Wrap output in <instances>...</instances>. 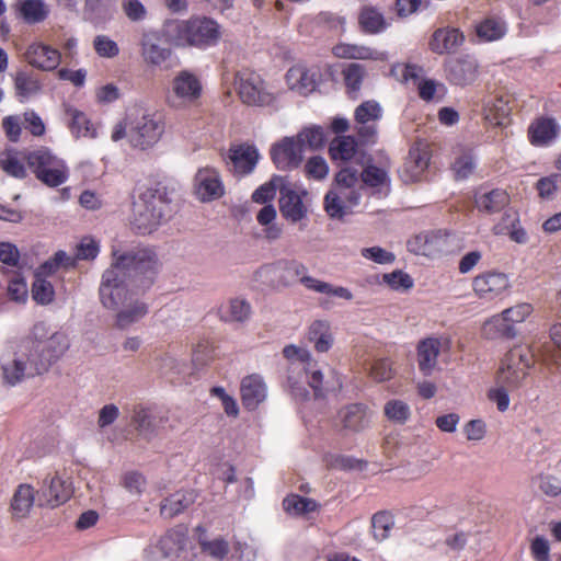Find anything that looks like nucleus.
<instances>
[{
    "instance_id": "f257e3e1",
    "label": "nucleus",
    "mask_w": 561,
    "mask_h": 561,
    "mask_svg": "<svg viewBox=\"0 0 561 561\" xmlns=\"http://www.w3.org/2000/svg\"><path fill=\"white\" fill-rule=\"evenodd\" d=\"M165 116L156 110H144L137 115L127 114L112 131V140L127 138L129 146L136 150H152L165 133Z\"/></svg>"
},
{
    "instance_id": "f03ea898",
    "label": "nucleus",
    "mask_w": 561,
    "mask_h": 561,
    "mask_svg": "<svg viewBox=\"0 0 561 561\" xmlns=\"http://www.w3.org/2000/svg\"><path fill=\"white\" fill-rule=\"evenodd\" d=\"M164 35L176 47L206 50L221 38V25L206 15H192L184 20H171L164 24Z\"/></svg>"
},
{
    "instance_id": "7ed1b4c3",
    "label": "nucleus",
    "mask_w": 561,
    "mask_h": 561,
    "mask_svg": "<svg viewBox=\"0 0 561 561\" xmlns=\"http://www.w3.org/2000/svg\"><path fill=\"white\" fill-rule=\"evenodd\" d=\"M112 266L118 267L119 273L139 290L149 288L159 272L157 253L148 247H137L123 254L113 251Z\"/></svg>"
},
{
    "instance_id": "20e7f679",
    "label": "nucleus",
    "mask_w": 561,
    "mask_h": 561,
    "mask_svg": "<svg viewBox=\"0 0 561 561\" xmlns=\"http://www.w3.org/2000/svg\"><path fill=\"white\" fill-rule=\"evenodd\" d=\"M169 213L165 188H147L134 202L133 228L140 234H149L158 229Z\"/></svg>"
},
{
    "instance_id": "39448f33",
    "label": "nucleus",
    "mask_w": 561,
    "mask_h": 561,
    "mask_svg": "<svg viewBox=\"0 0 561 561\" xmlns=\"http://www.w3.org/2000/svg\"><path fill=\"white\" fill-rule=\"evenodd\" d=\"M53 353H14L12 358L2 364V376L5 383L15 386L25 378L42 375L58 360Z\"/></svg>"
},
{
    "instance_id": "423d86ee",
    "label": "nucleus",
    "mask_w": 561,
    "mask_h": 561,
    "mask_svg": "<svg viewBox=\"0 0 561 561\" xmlns=\"http://www.w3.org/2000/svg\"><path fill=\"white\" fill-rule=\"evenodd\" d=\"M24 159L36 178L47 186H59L68 180L69 171L66 163L47 148L30 151Z\"/></svg>"
},
{
    "instance_id": "0eeeda50",
    "label": "nucleus",
    "mask_w": 561,
    "mask_h": 561,
    "mask_svg": "<svg viewBox=\"0 0 561 561\" xmlns=\"http://www.w3.org/2000/svg\"><path fill=\"white\" fill-rule=\"evenodd\" d=\"M236 84L239 96L244 104L278 108L280 94L270 91L257 73L249 70L240 71L237 75Z\"/></svg>"
},
{
    "instance_id": "6e6552de",
    "label": "nucleus",
    "mask_w": 561,
    "mask_h": 561,
    "mask_svg": "<svg viewBox=\"0 0 561 561\" xmlns=\"http://www.w3.org/2000/svg\"><path fill=\"white\" fill-rule=\"evenodd\" d=\"M134 290L138 289L119 273L118 267L111 265L103 273L99 293L105 308L117 310L125 307Z\"/></svg>"
},
{
    "instance_id": "1a4fd4ad",
    "label": "nucleus",
    "mask_w": 561,
    "mask_h": 561,
    "mask_svg": "<svg viewBox=\"0 0 561 561\" xmlns=\"http://www.w3.org/2000/svg\"><path fill=\"white\" fill-rule=\"evenodd\" d=\"M302 264L296 259H282L261 266L254 273V279L274 289L291 287L298 284Z\"/></svg>"
},
{
    "instance_id": "9d476101",
    "label": "nucleus",
    "mask_w": 561,
    "mask_h": 561,
    "mask_svg": "<svg viewBox=\"0 0 561 561\" xmlns=\"http://www.w3.org/2000/svg\"><path fill=\"white\" fill-rule=\"evenodd\" d=\"M202 93L201 78L191 70L184 69L173 77L167 101L173 108H183L195 104Z\"/></svg>"
},
{
    "instance_id": "9b49d317",
    "label": "nucleus",
    "mask_w": 561,
    "mask_h": 561,
    "mask_svg": "<svg viewBox=\"0 0 561 561\" xmlns=\"http://www.w3.org/2000/svg\"><path fill=\"white\" fill-rule=\"evenodd\" d=\"M291 368L304 369L308 385L314 390L316 397L323 396L330 389L328 377L333 374L327 364H320L310 353H285Z\"/></svg>"
},
{
    "instance_id": "f8f14e48",
    "label": "nucleus",
    "mask_w": 561,
    "mask_h": 561,
    "mask_svg": "<svg viewBox=\"0 0 561 561\" xmlns=\"http://www.w3.org/2000/svg\"><path fill=\"white\" fill-rule=\"evenodd\" d=\"M535 360V353H505L497 371V383L508 388L519 387Z\"/></svg>"
},
{
    "instance_id": "ddd939ff",
    "label": "nucleus",
    "mask_w": 561,
    "mask_h": 561,
    "mask_svg": "<svg viewBox=\"0 0 561 561\" xmlns=\"http://www.w3.org/2000/svg\"><path fill=\"white\" fill-rule=\"evenodd\" d=\"M306 190H295L288 185L279 188L278 207L282 217L291 224H298L308 218L310 205Z\"/></svg>"
},
{
    "instance_id": "4468645a",
    "label": "nucleus",
    "mask_w": 561,
    "mask_h": 561,
    "mask_svg": "<svg viewBox=\"0 0 561 561\" xmlns=\"http://www.w3.org/2000/svg\"><path fill=\"white\" fill-rule=\"evenodd\" d=\"M382 116V108L375 100L360 103L354 112L355 128L364 144H374L377 138L376 123Z\"/></svg>"
},
{
    "instance_id": "2eb2a0df",
    "label": "nucleus",
    "mask_w": 561,
    "mask_h": 561,
    "mask_svg": "<svg viewBox=\"0 0 561 561\" xmlns=\"http://www.w3.org/2000/svg\"><path fill=\"white\" fill-rule=\"evenodd\" d=\"M139 47L144 62L150 67H162L172 55L171 48L163 45L162 37L156 30H145L141 33Z\"/></svg>"
},
{
    "instance_id": "dca6fc26",
    "label": "nucleus",
    "mask_w": 561,
    "mask_h": 561,
    "mask_svg": "<svg viewBox=\"0 0 561 561\" xmlns=\"http://www.w3.org/2000/svg\"><path fill=\"white\" fill-rule=\"evenodd\" d=\"M194 192L204 203L219 199L225 194V185L215 168L205 167L197 170L194 178Z\"/></svg>"
},
{
    "instance_id": "f3484780",
    "label": "nucleus",
    "mask_w": 561,
    "mask_h": 561,
    "mask_svg": "<svg viewBox=\"0 0 561 561\" xmlns=\"http://www.w3.org/2000/svg\"><path fill=\"white\" fill-rule=\"evenodd\" d=\"M320 79L321 76L318 69L308 68L300 64L290 67L285 76L288 89L304 96L317 90Z\"/></svg>"
},
{
    "instance_id": "a211bd4d",
    "label": "nucleus",
    "mask_w": 561,
    "mask_h": 561,
    "mask_svg": "<svg viewBox=\"0 0 561 561\" xmlns=\"http://www.w3.org/2000/svg\"><path fill=\"white\" fill-rule=\"evenodd\" d=\"M162 416L154 414L149 408L141 404L134 405L129 411V425L137 435L146 440H151L163 425Z\"/></svg>"
},
{
    "instance_id": "6ab92c4d",
    "label": "nucleus",
    "mask_w": 561,
    "mask_h": 561,
    "mask_svg": "<svg viewBox=\"0 0 561 561\" xmlns=\"http://www.w3.org/2000/svg\"><path fill=\"white\" fill-rule=\"evenodd\" d=\"M472 286L480 299L491 301L510 288V280L504 273L486 272L474 277Z\"/></svg>"
},
{
    "instance_id": "aec40b11",
    "label": "nucleus",
    "mask_w": 561,
    "mask_h": 561,
    "mask_svg": "<svg viewBox=\"0 0 561 561\" xmlns=\"http://www.w3.org/2000/svg\"><path fill=\"white\" fill-rule=\"evenodd\" d=\"M272 160L279 170L297 168L302 159L304 151L296 137H285L271 148Z\"/></svg>"
},
{
    "instance_id": "412c9836",
    "label": "nucleus",
    "mask_w": 561,
    "mask_h": 561,
    "mask_svg": "<svg viewBox=\"0 0 561 561\" xmlns=\"http://www.w3.org/2000/svg\"><path fill=\"white\" fill-rule=\"evenodd\" d=\"M447 79L456 85L472 83L478 77V61L470 55L448 59L444 64Z\"/></svg>"
},
{
    "instance_id": "4be33fe9",
    "label": "nucleus",
    "mask_w": 561,
    "mask_h": 561,
    "mask_svg": "<svg viewBox=\"0 0 561 561\" xmlns=\"http://www.w3.org/2000/svg\"><path fill=\"white\" fill-rule=\"evenodd\" d=\"M463 32L455 26L438 27L432 34L428 47L437 55L455 54L465 44Z\"/></svg>"
},
{
    "instance_id": "5701e85b",
    "label": "nucleus",
    "mask_w": 561,
    "mask_h": 561,
    "mask_svg": "<svg viewBox=\"0 0 561 561\" xmlns=\"http://www.w3.org/2000/svg\"><path fill=\"white\" fill-rule=\"evenodd\" d=\"M298 284L302 285L307 290L322 294L328 297H336L344 300H352L353 294L343 286H333L330 283L312 277L306 264H302L298 276Z\"/></svg>"
},
{
    "instance_id": "b1692460",
    "label": "nucleus",
    "mask_w": 561,
    "mask_h": 561,
    "mask_svg": "<svg viewBox=\"0 0 561 561\" xmlns=\"http://www.w3.org/2000/svg\"><path fill=\"white\" fill-rule=\"evenodd\" d=\"M26 60L33 67L44 71L55 70L61 59L60 51L43 43H33L25 53Z\"/></svg>"
},
{
    "instance_id": "393cba45",
    "label": "nucleus",
    "mask_w": 561,
    "mask_h": 561,
    "mask_svg": "<svg viewBox=\"0 0 561 561\" xmlns=\"http://www.w3.org/2000/svg\"><path fill=\"white\" fill-rule=\"evenodd\" d=\"M217 316L225 323L242 325L250 321L252 306L244 298H231L218 307Z\"/></svg>"
},
{
    "instance_id": "a878e982",
    "label": "nucleus",
    "mask_w": 561,
    "mask_h": 561,
    "mask_svg": "<svg viewBox=\"0 0 561 561\" xmlns=\"http://www.w3.org/2000/svg\"><path fill=\"white\" fill-rule=\"evenodd\" d=\"M430 152L427 147L422 144H415L411 147L409 156L405 160L402 179L405 182H415L421 179L423 172L430 164Z\"/></svg>"
},
{
    "instance_id": "bb28decb",
    "label": "nucleus",
    "mask_w": 561,
    "mask_h": 561,
    "mask_svg": "<svg viewBox=\"0 0 561 561\" xmlns=\"http://www.w3.org/2000/svg\"><path fill=\"white\" fill-rule=\"evenodd\" d=\"M12 9L28 25L41 24L50 14V7L45 0H15Z\"/></svg>"
},
{
    "instance_id": "cd10ccee",
    "label": "nucleus",
    "mask_w": 561,
    "mask_h": 561,
    "mask_svg": "<svg viewBox=\"0 0 561 561\" xmlns=\"http://www.w3.org/2000/svg\"><path fill=\"white\" fill-rule=\"evenodd\" d=\"M370 415L366 405L353 403L339 411L337 421L342 430L346 432H359L368 426Z\"/></svg>"
},
{
    "instance_id": "c85d7f7f",
    "label": "nucleus",
    "mask_w": 561,
    "mask_h": 561,
    "mask_svg": "<svg viewBox=\"0 0 561 561\" xmlns=\"http://www.w3.org/2000/svg\"><path fill=\"white\" fill-rule=\"evenodd\" d=\"M333 188L348 196L352 204H359L363 190L360 172L353 167L342 168L335 175Z\"/></svg>"
},
{
    "instance_id": "c756f323",
    "label": "nucleus",
    "mask_w": 561,
    "mask_h": 561,
    "mask_svg": "<svg viewBox=\"0 0 561 561\" xmlns=\"http://www.w3.org/2000/svg\"><path fill=\"white\" fill-rule=\"evenodd\" d=\"M514 101L507 93L488 96L483 105L485 118L492 124L504 125L513 110Z\"/></svg>"
},
{
    "instance_id": "7c9ffc66",
    "label": "nucleus",
    "mask_w": 561,
    "mask_h": 561,
    "mask_svg": "<svg viewBox=\"0 0 561 561\" xmlns=\"http://www.w3.org/2000/svg\"><path fill=\"white\" fill-rule=\"evenodd\" d=\"M71 493L70 485L66 484L59 477H53L48 483L47 481L44 482L38 501L41 505L56 507L65 503L71 496Z\"/></svg>"
},
{
    "instance_id": "2f4dec72",
    "label": "nucleus",
    "mask_w": 561,
    "mask_h": 561,
    "mask_svg": "<svg viewBox=\"0 0 561 561\" xmlns=\"http://www.w3.org/2000/svg\"><path fill=\"white\" fill-rule=\"evenodd\" d=\"M528 133L534 146L545 147L559 137L560 125L554 118H540L529 126Z\"/></svg>"
},
{
    "instance_id": "473e14b6",
    "label": "nucleus",
    "mask_w": 561,
    "mask_h": 561,
    "mask_svg": "<svg viewBox=\"0 0 561 561\" xmlns=\"http://www.w3.org/2000/svg\"><path fill=\"white\" fill-rule=\"evenodd\" d=\"M196 493L192 490L178 491L161 502L160 515L163 518L171 519L193 505L196 501Z\"/></svg>"
},
{
    "instance_id": "72a5a7b5",
    "label": "nucleus",
    "mask_w": 561,
    "mask_h": 561,
    "mask_svg": "<svg viewBox=\"0 0 561 561\" xmlns=\"http://www.w3.org/2000/svg\"><path fill=\"white\" fill-rule=\"evenodd\" d=\"M241 399L248 410H254L266 398V386L259 375H250L242 379Z\"/></svg>"
},
{
    "instance_id": "f704fd0d",
    "label": "nucleus",
    "mask_w": 561,
    "mask_h": 561,
    "mask_svg": "<svg viewBox=\"0 0 561 561\" xmlns=\"http://www.w3.org/2000/svg\"><path fill=\"white\" fill-rule=\"evenodd\" d=\"M228 159L234 173L245 175L251 173L259 160L257 150L252 146L240 145L229 150Z\"/></svg>"
},
{
    "instance_id": "c9c22d12",
    "label": "nucleus",
    "mask_w": 561,
    "mask_h": 561,
    "mask_svg": "<svg viewBox=\"0 0 561 561\" xmlns=\"http://www.w3.org/2000/svg\"><path fill=\"white\" fill-rule=\"evenodd\" d=\"M360 181L363 188H370L373 194L387 195L390 191L388 171L374 164H368L360 171Z\"/></svg>"
},
{
    "instance_id": "e433bc0d",
    "label": "nucleus",
    "mask_w": 561,
    "mask_h": 561,
    "mask_svg": "<svg viewBox=\"0 0 561 561\" xmlns=\"http://www.w3.org/2000/svg\"><path fill=\"white\" fill-rule=\"evenodd\" d=\"M476 35L481 42H495L507 33L506 22L499 16H488L476 24Z\"/></svg>"
},
{
    "instance_id": "4c0bfd02",
    "label": "nucleus",
    "mask_w": 561,
    "mask_h": 561,
    "mask_svg": "<svg viewBox=\"0 0 561 561\" xmlns=\"http://www.w3.org/2000/svg\"><path fill=\"white\" fill-rule=\"evenodd\" d=\"M147 313V305L139 299H134L131 296L125 307L117 309L116 325L119 329H126L141 320Z\"/></svg>"
},
{
    "instance_id": "58836bf2",
    "label": "nucleus",
    "mask_w": 561,
    "mask_h": 561,
    "mask_svg": "<svg viewBox=\"0 0 561 561\" xmlns=\"http://www.w3.org/2000/svg\"><path fill=\"white\" fill-rule=\"evenodd\" d=\"M334 56L339 58L363 59V60H383L386 54L374 48L352 44H337L332 49Z\"/></svg>"
},
{
    "instance_id": "ea45409f",
    "label": "nucleus",
    "mask_w": 561,
    "mask_h": 561,
    "mask_svg": "<svg viewBox=\"0 0 561 561\" xmlns=\"http://www.w3.org/2000/svg\"><path fill=\"white\" fill-rule=\"evenodd\" d=\"M14 89L19 101L23 103L42 92V83L35 75L19 71L14 77Z\"/></svg>"
},
{
    "instance_id": "a19ab883",
    "label": "nucleus",
    "mask_w": 561,
    "mask_h": 561,
    "mask_svg": "<svg viewBox=\"0 0 561 561\" xmlns=\"http://www.w3.org/2000/svg\"><path fill=\"white\" fill-rule=\"evenodd\" d=\"M34 489L30 484H20L13 493L10 508L14 518L28 515L35 500Z\"/></svg>"
},
{
    "instance_id": "79ce46f5",
    "label": "nucleus",
    "mask_w": 561,
    "mask_h": 561,
    "mask_svg": "<svg viewBox=\"0 0 561 561\" xmlns=\"http://www.w3.org/2000/svg\"><path fill=\"white\" fill-rule=\"evenodd\" d=\"M358 204H352L343 192L335 188L330 190L324 197V208L327 214L334 219L343 218Z\"/></svg>"
},
{
    "instance_id": "37998d69",
    "label": "nucleus",
    "mask_w": 561,
    "mask_h": 561,
    "mask_svg": "<svg viewBox=\"0 0 561 561\" xmlns=\"http://www.w3.org/2000/svg\"><path fill=\"white\" fill-rule=\"evenodd\" d=\"M517 333L514 324L507 323L502 313L492 317L482 327V334L489 340L514 339Z\"/></svg>"
},
{
    "instance_id": "c03bdc74",
    "label": "nucleus",
    "mask_w": 561,
    "mask_h": 561,
    "mask_svg": "<svg viewBox=\"0 0 561 561\" xmlns=\"http://www.w3.org/2000/svg\"><path fill=\"white\" fill-rule=\"evenodd\" d=\"M445 242V238H443L440 234L434 232H425L409 241L408 247L410 251L416 254L431 255L436 251H442Z\"/></svg>"
},
{
    "instance_id": "a18cd8bd",
    "label": "nucleus",
    "mask_w": 561,
    "mask_h": 561,
    "mask_svg": "<svg viewBox=\"0 0 561 561\" xmlns=\"http://www.w3.org/2000/svg\"><path fill=\"white\" fill-rule=\"evenodd\" d=\"M510 202V197L504 190L495 188L477 195V207L485 213H499Z\"/></svg>"
},
{
    "instance_id": "49530a36",
    "label": "nucleus",
    "mask_w": 561,
    "mask_h": 561,
    "mask_svg": "<svg viewBox=\"0 0 561 561\" xmlns=\"http://www.w3.org/2000/svg\"><path fill=\"white\" fill-rule=\"evenodd\" d=\"M66 114L70 118L69 127L73 136L77 138L79 137H87V138H95L96 137V129L91 124V122L88 119L87 115L72 107L68 106L66 108Z\"/></svg>"
},
{
    "instance_id": "de8ad7c7",
    "label": "nucleus",
    "mask_w": 561,
    "mask_h": 561,
    "mask_svg": "<svg viewBox=\"0 0 561 561\" xmlns=\"http://www.w3.org/2000/svg\"><path fill=\"white\" fill-rule=\"evenodd\" d=\"M308 340L314 344L316 351H329L333 346V335L329 322L313 321L308 330Z\"/></svg>"
},
{
    "instance_id": "09e8293b",
    "label": "nucleus",
    "mask_w": 561,
    "mask_h": 561,
    "mask_svg": "<svg viewBox=\"0 0 561 561\" xmlns=\"http://www.w3.org/2000/svg\"><path fill=\"white\" fill-rule=\"evenodd\" d=\"M358 22L363 32L368 34H378L387 28L382 13L373 7L363 8Z\"/></svg>"
},
{
    "instance_id": "8fccbe9b",
    "label": "nucleus",
    "mask_w": 561,
    "mask_h": 561,
    "mask_svg": "<svg viewBox=\"0 0 561 561\" xmlns=\"http://www.w3.org/2000/svg\"><path fill=\"white\" fill-rule=\"evenodd\" d=\"M357 142L354 137L342 136L335 138L329 147V152L334 161H350L356 154Z\"/></svg>"
},
{
    "instance_id": "3c124183",
    "label": "nucleus",
    "mask_w": 561,
    "mask_h": 561,
    "mask_svg": "<svg viewBox=\"0 0 561 561\" xmlns=\"http://www.w3.org/2000/svg\"><path fill=\"white\" fill-rule=\"evenodd\" d=\"M284 510L290 515H304L318 510L319 504L309 497L291 494L283 500Z\"/></svg>"
},
{
    "instance_id": "603ef678",
    "label": "nucleus",
    "mask_w": 561,
    "mask_h": 561,
    "mask_svg": "<svg viewBox=\"0 0 561 561\" xmlns=\"http://www.w3.org/2000/svg\"><path fill=\"white\" fill-rule=\"evenodd\" d=\"M342 73L348 94L356 98L366 75L365 67L360 64L353 62L347 65Z\"/></svg>"
},
{
    "instance_id": "864d4df0",
    "label": "nucleus",
    "mask_w": 561,
    "mask_h": 561,
    "mask_svg": "<svg viewBox=\"0 0 561 561\" xmlns=\"http://www.w3.org/2000/svg\"><path fill=\"white\" fill-rule=\"evenodd\" d=\"M0 165L2 170L16 179H23L26 175V169L20 153L15 150H5L0 154Z\"/></svg>"
},
{
    "instance_id": "5fc2aeb1",
    "label": "nucleus",
    "mask_w": 561,
    "mask_h": 561,
    "mask_svg": "<svg viewBox=\"0 0 561 561\" xmlns=\"http://www.w3.org/2000/svg\"><path fill=\"white\" fill-rule=\"evenodd\" d=\"M196 533H198V542L201 545V548L204 552L208 553L209 556L222 559L226 557V554L229 551V546L226 540L222 538H217L215 540L208 541L205 538L206 530L202 526L196 527Z\"/></svg>"
},
{
    "instance_id": "6e6d98bb",
    "label": "nucleus",
    "mask_w": 561,
    "mask_h": 561,
    "mask_svg": "<svg viewBox=\"0 0 561 561\" xmlns=\"http://www.w3.org/2000/svg\"><path fill=\"white\" fill-rule=\"evenodd\" d=\"M536 190L540 198L552 199L557 192H561V173L540 178L536 183Z\"/></svg>"
},
{
    "instance_id": "4d7b16f0",
    "label": "nucleus",
    "mask_w": 561,
    "mask_h": 561,
    "mask_svg": "<svg viewBox=\"0 0 561 561\" xmlns=\"http://www.w3.org/2000/svg\"><path fill=\"white\" fill-rule=\"evenodd\" d=\"M32 297L38 305H49L55 297L54 286L46 278L35 275L32 285Z\"/></svg>"
},
{
    "instance_id": "13d9d810",
    "label": "nucleus",
    "mask_w": 561,
    "mask_h": 561,
    "mask_svg": "<svg viewBox=\"0 0 561 561\" xmlns=\"http://www.w3.org/2000/svg\"><path fill=\"white\" fill-rule=\"evenodd\" d=\"M296 139L301 146L302 151L306 148L319 149L325 141L323 129L317 126L305 128L296 136Z\"/></svg>"
},
{
    "instance_id": "bf43d9fd",
    "label": "nucleus",
    "mask_w": 561,
    "mask_h": 561,
    "mask_svg": "<svg viewBox=\"0 0 561 561\" xmlns=\"http://www.w3.org/2000/svg\"><path fill=\"white\" fill-rule=\"evenodd\" d=\"M477 167V158L473 154L472 150H466L460 156H458L454 163L453 170L455 175L459 180H465L469 178Z\"/></svg>"
},
{
    "instance_id": "052dcab7",
    "label": "nucleus",
    "mask_w": 561,
    "mask_h": 561,
    "mask_svg": "<svg viewBox=\"0 0 561 561\" xmlns=\"http://www.w3.org/2000/svg\"><path fill=\"white\" fill-rule=\"evenodd\" d=\"M394 525L393 517L387 512H378L371 518L374 537L377 540H385L389 537Z\"/></svg>"
},
{
    "instance_id": "680f3d73",
    "label": "nucleus",
    "mask_w": 561,
    "mask_h": 561,
    "mask_svg": "<svg viewBox=\"0 0 561 561\" xmlns=\"http://www.w3.org/2000/svg\"><path fill=\"white\" fill-rule=\"evenodd\" d=\"M185 542V534L182 530H170L159 541V548L164 557H170L176 550H180Z\"/></svg>"
},
{
    "instance_id": "e2e57ef3",
    "label": "nucleus",
    "mask_w": 561,
    "mask_h": 561,
    "mask_svg": "<svg viewBox=\"0 0 561 561\" xmlns=\"http://www.w3.org/2000/svg\"><path fill=\"white\" fill-rule=\"evenodd\" d=\"M382 280L392 290H397V291H405V290L412 288L414 285L412 277L408 273H405L401 270H397L391 273L383 274Z\"/></svg>"
},
{
    "instance_id": "0e129e2a",
    "label": "nucleus",
    "mask_w": 561,
    "mask_h": 561,
    "mask_svg": "<svg viewBox=\"0 0 561 561\" xmlns=\"http://www.w3.org/2000/svg\"><path fill=\"white\" fill-rule=\"evenodd\" d=\"M385 414L392 421L403 424L411 415L410 407L401 400H390L385 404Z\"/></svg>"
},
{
    "instance_id": "69168bd1",
    "label": "nucleus",
    "mask_w": 561,
    "mask_h": 561,
    "mask_svg": "<svg viewBox=\"0 0 561 561\" xmlns=\"http://www.w3.org/2000/svg\"><path fill=\"white\" fill-rule=\"evenodd\" d=\"M93 48L102 58H114L119 54L117 43L106 35H96L93 39Z\"/></svg>"
},
{
    "instance_id": "338daca9",
    "label": "nucleus",
    "mask_w": 561,
    "mask_h": 561,
    "mask_svg": "<svg viewBox=\"0 0 561 561\" xmlns=\"http://www.w3.org/2000/svg\"><path fill=\"white\" fill-rule=\"evenodd\" d=\"M453 347L451 340L448 335H432L421 340L416 351H449Z\"/></svg>"
},
{
    "instance_id": "774afa93",
    "label": "nucleus",
    "mask_w": 561,
    "mask_h": 561,
    "mask_svg": "<svg viewBox=\"0 0 561 561\" xmlns=\"http://www.w3.org/2000/svg\"><path fill=\"white\" fill-rule=\"evenodd\" d=\"M8 296L11 300L20 304L27 300L28 289L24 277L15 275L9 280Z\"/></svg>"
}]
</instances>
